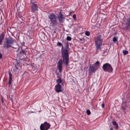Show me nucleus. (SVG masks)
<instances>
[{"label":"nucleus","mask_w":130,"mask_h":130,"mask_svg":"<svg viewBox=\"0 0 130 130\" xmlns=\"http://www.w3.org/2000/svg\"><path fill=\"white\" fill-rule=\"evenodd\" d=\"M69 45L68 43L66 44L65 48H63L62 47L61 49V56L62 59H60L59 60L57 64V67L59 72L61 73L62 72V67L63 63L67 67L69 63Z\"/></svg>","instance_id":"obj_1"},{"label":"nucleus","mask_w":130,"mask_h":130,"mask_svg":"<svg viewBox=\"0 0 130 130\" xmlns=\"http://www.w3.org/2000/svg\"><path fill=\"white\" fill-rule=\"evenodd\" d=\"M50 19L48 23L50 24V26L55 27L58 25V20L57 16L54 14H50L48 16Z\"/></svg>","instance_id":"obj_2"},{"label":"nucleus","mask_w":130,"mask_h":130,"mask_svg":"<svg viewBox=\"0 0 130 130\" xmlns=\"http://www.w3.org/2000/svg\"><path fill=\"white\" fill-rule=\"evenodd\" d=\"M14 42V40L11 37H8L6 38L3 44V47L5 49H7L12 45Z\"/></svg>","instance_id":"obj_3"},{"label":"nucleus","mask_w":130,"mask_h":130,"mask_svg":"<svg viewBox=\"0 0 130 130\" xmlns=\"http://www.w3.org/2000/svg\"><path fill=\"white\" fill-rule=\"evenodd\" d=\"M100 64V62L97 61L93 65L90 64L89 69V72L90 73L95 72L98 68Z\"/></svg>","instance_id":"obj_4"},{"label":"nucleus","mask_w":130,"mask_h":130,"mask_svg":"<svg viewBox=\"0 0 130 130\" xmlns=\"http://www.w3.org/2000/svg\"><path fill=\"white\" fill-rule=\"evenodd\" d=\"M123 24L124 26V29L130 31V17L124 18Z\"/></svg>","instance_id":"obj_5"},{"label":"nucleus","mask_w":130,"mask_h":130,"mask_svg":"<svg viewBox=\"0 0 130 130\" xmlns=\"http://www.w3.org/2000/svg\"><path fill=\"white\" fill-rule=\"evenodd\" d=\"M102 68L105 72L109 73H112L113 68L111 65L109 63H106L104 64L102 67Z\"/></svg>","instance_id":"obj_6"},{"label":"nucleus","mask_w":130,"mask_h":130,"mask_svg":"<svg viewBox=\"0 0 130 130\" xmlns=\"http://www.w3.org/2000/svg\"><path fill=\"white\" fill-rule=\"evenodd\" d=\"M50 125L49 123L45 122L41 125L40 128L41 130H47L50 127Z\"/></svg>","instance_id":"obj_7"},{"label":"nucleus","mask_w":130,"mask_h":130,"mask_svg":"<svg viewBox=\"0 0 130 130\" xmlns=\"http://www.w3.org/2000/svg\"><path fill=\"white\" fill-rule=\"evenodd\" d=\"M101 35H99L95 38V43H102L103 40Z\"/></svg>","instance_id":"obj_8"},{"label":"nucleus","mask_w":130,"mask_h":130,"mask_svg":"<svg viewBox=\"0 0 130 130\" xmlns=\"http://www.w3.org/2000/svg\"><path fill=\"white\" fill-rule=\"evenodd\" d=\"M59 22L60 23H63L64 20L65 18L64 17L62 14L61 12L57 15Z\"/></svg>","instance_id":"obj_9"},{"label":"nucleus","mask_w":130,"mask_h":130,"mask_svg":"<svg viewBox=\"0 0 130 130\" xmlns=\"http://www.w3.org/2000/svg\"><path fill=\"white\" fill-rule=\"evenodd\" d=\"M35 3H36V2H34V3H32V5L31 6V11L32 12H35L37 10H38L39 8L37 5L35 4Z\"/></svg>","instance_id":"obj_10"},{"label":"nucleus","mask_w":130,"mask_h":130,"mask_svg":"<svg viewBox=\"0 0 130 130\" xmlns=\"http://www.w3.org/2000/svg\"><path fill=\"white\" fill-rule=\"evenodd\" d=\"M61 86L60 85H56L55 86V90L58 93L62 92Z\"/></svg>","instance_id":"obj_11"},{"label":"nucleus","mask_w":130,"mask_h":130,"mask_svg":"<svg viewBox=\"0 0 130 130\" xmlns=\"http://www.w3.org/2000/svg\"><path fill=\"white\" fill-rule=\"evenodd\" d=\"M5 36V34L2 33L0 34V45H2L3 44V40Z\"/></svg>","instance_id":"obj_12"},{"label":"nucleus","mask_w":130,"mask_h":130,"mask_svg":"<svg viewBox=\"0 0 130 130\" xmlns=\"http://www.w3.org/2000/svg\"><path fill=\"white\" fill-rule=\"evenodd\" d=\"M39 35L40 38L42 40L44 41L45 40V35L44 33H39Z\"/></svg>","instance_id":"obj_13"},{"label":"nucleus","mask_w":130,"mask_h":130,"mask_svg":"<svg viewBox=\"0 0 130 130\" xmlns=\"http://www.w3.org/2000/svg\"><path fill=\"white\" fill-rule=\"evenodd\" d=\"M102 43H95V45L96 47V51L100 50L101 47Z\"/></svg>","instance_id":"obj_14"},{"label":"nucleus","mask_w":130,"mask_h":130,"mask_svg":"<svg viewBox=\"0 0 130 130\" xmlns=\"http://www.w3.org/2000/svg\"><path fill=\"white\" fill-rule=\"evenodd\" d=\"M9 77L8 83L9 85V86H10L11 84L12 83V74L10 72L9 73Z\"/></svg>","instance_id":"obj_15"},{"label":"nucleus","mask_w":130,"mask_h":130,"mask_svg":"<svg viewBox=\"0 0 130 130\" xmlns=\"http://www.w3.org/2000/svg\"><path fill=\"white\" fill-rule=\"evenodd\" d=\"M56 83L57 85H60V84L62 83V80L61 78H59L58 79H57Z\"/></svg>","instance_id":"obj_16"},{"label":"nucleus","mask_w":130,"mask_h":130,"mask_svg":"<svg viewBox=\"0 0 130 130\" xmlns=\"http://www.w3.org/2000/svg\"><path fill=\"white\" fill-rule=\"evenodd\" d=\"M112 124L113 125L116 126V128L117 129L118 128V124L116 122L114 121H113L112 122Z\"/></svg>","instance_id":"obj_17"},{"label":"nucleus","mask_w":130,"mask_h":130,"mask_svg":"<svg viewBox=\"0 0 130 130\" xmlns=\"http://www.w3.org/2000/svg\"><path fill=\"white\" fill-rule=\"evenodd\" d=\"M27 52V51L24 50L22 49L21 51L20 52V53L21 54L25 55Z\"/></svg>","instance_id":"obj_18"},{"label":"nucleus","mask_w":130,"mask_h":130,"mask_svg":"<svg viewBox=\"0 0 130 130\" xmlns=\"http://www.w3.org/2000/svg\"><path fill=\"white\" fill-rule=\"evenodd\" d=\"M15 68L17 69H19L21 68L19 63H17L15 64Z\"/></svg>","instance_id":"obj_19"},{"label":"nucleus","mask_w":130,"mask_h":130,"mask_svg":"<svg viewBox=\"0 0 130 130\" xmlns=\"http://www.w3.org/2000/svg\"><path fill=\"white\" fill-rule=\"evenodd\" d=\"M123 53L124 55H125L128 54V52L127 51L124 50L123 51Z\"/></svg>","instance_id":"obj_20"},{"label":"nucleus","mask_w":130,"mask_h":130,"mask_svg":"<svg viewBox=\"0 0 130 130\" xmlns=\"http://www.w3.org/2000/svg\"><path fill=\"white\" fill-rule=\"evenodd\" d=\"M66 39L68 41H70L71 40L72 38L70 36H68L67 37Z\"/></svg>","instance_id":"obj_21"},{"label":"nucleus","mask_w":130,"mask_h":130,"mask_svg":"<svg viewBox=\"0 0 130 130\" xmlns=\"http://www.w3.org/2000/svg\"><path fill=\"white\" fill-rule=\"evenodd\" d=\"M85 34L87 36H89L90 35V33L89 31H87L85 32Z\"/></svg>","instance_id":"obj_22"},{"label":"nucleus","mask_w":130,"mask_h":130,"mask_svg":"<svg viewBox=\"0 0 130 130\" xmlns=\"http://www.w3.org/2000/svg\"><path fill=\"white\" fill-rule=\"evenodd\" d=\"M86 113L88 115H89L91 114V112L89 110H87Z\"/></svg>","instance_id":"obj_23"},{"label":"nucleus","mask_w":130,"mask_h":130,"mask_svg":"<svg viewBox=\"0 0 130 130\" xmlns=\"http://www.w3.org/2000/svg\"><path fill=\"white\" fill-rule=\"evenodd\" d=\"M113 41L115 42H117V38L115 37H113Z\"/></svg>","instance_id":"obj_24"},{"label":"nucleus","mask_w":130,"mask_h":130,"mask_svg":"<svg viewBox=\"0 0 130 130\" xmlns=\"http://www.w3.org/2000/svg\"><path fill=\"white\" fill-rule=\"evenodd\" d=\"M73 18L74 20H76V15L75 14H74L73 15Z\"/></svg>","instance_id":"obj_25"},{"label":"nucleus","mask_w":130,"mask_h":130,"mask_svg":"<svg viewBox=\"0 0 130 130\" xmlns=\"http://www.w3.org/2000/svg\"><path fill=\"white\" fill-rule=\"evenodd\" d=\"M57 45L60 46L62 45V43L60 42H58L57 43Z\"/></svg>","instance_id":"obj_26"},{"label":"nucleus","mask_w":130,"mask_h":130,"mask_svg":"<svg viewBox=\"0 0 130 130\" xmlns=\"http://www.w3.org/2000/svg\"><path fill=\"white\" fill-rule=\"evenodd\" d=\"M121 108H122L123 110H125L126 109V108L125 107L123 106V105H122L121 107Z\"/></svg>","instance_id":"obj_27"},{"label":"nucleus","mask_w":130,"mask_h":130,"mask_svg":"<svg viewBox=\"0 0 130 130\" xmlns=\"http://www.w3.org/2000/svg\"><path fill=\"white\" fill-rule=\"evenodd\" d=\"M94 17H93L92 18V19H91V21L92 22H94L95 21H95H93V20H94Z\"/></svg>","instance_id":"obj_28"},{"label":"nucleus","mask_w":130,"mask_h":130,"mask_svg":"<svg viewBox=\"0 0 130 130\" xmlns=\"http://www.w3.org/2000/svg\"><path fill=\"white\" fill-rule=\"evenodd\" d=\"M101 106L103 108H104L105 106L104 104V103L102 104L101 105Z\"/></svg>","instance_id":"obj_29"},{"label":"nucleus","mask_w":130,"mask_h":130,"mask_svg":"<svg viewBox=\"0 0 130 130\" xmlns=\"http://www.w3.org/2000/svg\"><path fill=\"white\" fill-rule=\"evenodd\" d=\"M2 58V55L1 53H0V59H1Z\"/></svg>","instance_id":"obj_30"},{"label":"nucleus","mask_w":130,"mask_h":130,"mask_svg":"<svg viewBox=\"0 0 130 130\" xmlns=\"http://www.w3.org/2000/svg\"><path fill=\"white\" fill-rule=\"evenodd\" d=\"M25 44V42H23L22 43V46H24Z\"/></svg>","instance_id":"obj_31"},{"label":"nucleus","mask_w":130,"mask_h":130,"mask_svg":"<svg viewBox=\"0 0 130 130\" xmlns=\"http://www.w3.org/2000/svg\"><path fill=\"white\" fill-rule=\"evenodd\" d=\"M110 130H113V128L111 127L110 128Z\"/></svg>","instance_id":"obj_32"},{"label":"nucleus","mask_w":130,"mask_h":130,"mask_svg":"<svg viewBox=\"0 0 130 130\" xmlns=\"http://www.w3.org/2000/svg\"><path fill=\"white\" fill-rule=\"evenodd\" d=\"M2 103H3L4 102V101L3 99H2Z\"/></svg>","instance_id":"obj_33"},{"label":"nucleus","mask_w":130,"mask_h":130,"mask_svg":"<svg viewBox=\"0 0 130 130\" xmlns=\"http://www.w3.org/2000/svg\"><path fill=\"white\" fill-rule=\"evenodd\" d=\"M20 18L22 19V18H23V17L22 16H21V17H20Z\"/></svg>","instance_id":"obj_34"}]
</instances>
